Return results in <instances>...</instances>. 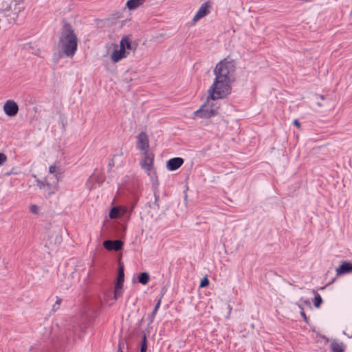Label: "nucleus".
Wrapping results in <instances>:
<instances>
[{
  "mask_svg": "<svg viewBox=\"0 0 352 352\" xmlns=\"http://www.w3.org/2000/svg\"><path fill=\"white\" fill-rule=\"evenodd\" d=\"M63 52L68 57H73L78 47V38L71 25L65 23L59 38Z\"/></svg>",
  "mask_w": 352,
  "mask_h": 352,
  "instance_id": "obj_1",
  "label": "nucleus"
},
{
  "mask_svg": "<svg viewBox=\"0 0 352 352\" xmlns=\"http://www.w3.org/2000/svg\"><path fill=\"white\" fill-rule=\"evenodd\" d=\"M23 10L22 0H5L0 3V14L5 23L14 24Z\"/></svg>",
  "mask_w": 352,
  "mask_h": 352,
  "instance_id": "obj_2",
  "label": "nucleus"
},
{
  "mask_svg": "<svg viewBox=\"0 0 352 352\" xmlns=\"http://www.w3.org/2000/svg\"><path fill=\"white\" fill-rule=\"evenodd\" d=\"M232 82L230 79L215 76L212 85L208 91L209 96L213 100L226 97L231 92Z\"/></svg>",
  "mask_w": 352,
  "mask_h": 352,
  "instance_id": "obj_3",
  "label": "nucleus"
},
{
  "mask_svg": "<svg viewBox=\"0 0 352 352\" xmlns=\"http://www.w3.org/2000/svg\"><path fill=\"white\" fill-rule=\"evenodd\" d=\"M235 70V64L232 59L226 58L219 61L215 66L213 72L215 76L230 79L232 81V76Z\"/></svg>",
  "mask_w": 352,
  "mask_h": 352,
  "instance_id": "obj_4",
  "label": "nucleus"
},
{
  "mask_svg": "<svg viewBox=\"0 0 352 352\" xmlns=\"http://www.w3.org/2000/svg\"><path fill=\"white\" fill-rule=\"evenodd\" d=\"M215 100L208 95L206 102L193 113L194 116L199 118H209L215 116L219 109V105Z\"/></svg>",
  "mask_w": 352,
  "mask_h": 352,
  "instance_id": "obj_5",
  "label": "nucleus"
},
{
  "mask_svg": "<svg viewBox=\"0 0 352 352\" xmlns=\"http://www.w3.org/2000/svg\"><path fill=\"white\" fill-rule=\"evenodd\" d=\"M144 158L140 161V166L146 172L147 175L151 177H156V173L154 170V155L152 153L142 154Z\"/></svg>",
  "mask_w": 352,
  "mask_h": 352,
  "instance_id": "obj_6",
  "label": "nucleus"
},
{
  "mask_svg": "<svg viewBox=\"0 0 352 352\" xmlns=\"http://www.w3.org/2000/svg\"><path fill=\"white\" fill-rule=\"evenodd\" d=\"M136 147L142 154H146L149 152V140L145 132H141L137 137Z\"/></svg>",
  "mask_w": 352,
  "mask_h": 352,
  "instance_id": "obj_7",
  "label": "nucleus"
},
{
  "mask_svg": "<svg viewBox=\"0 0 352 352\" xmlns=\"http://www.w3.org/2000/svg\"><path fill=\"white\" fill-rule=\"evenodd\" d=\"M124 280V266L120 265L118 274L117 278V281L115 285L114 289V296L113 298L116 300L118 297L122 295V285Z\"/></svg>",
  "mask_w": 352,
  "mask_h": 352,
  "instance_id": "obj_8",
  "label": "nucleus"
},
{
  "mask_svg": "<svg viewBox=\"0 0 352 352\" xmlns=\"http://www.w3.org/2000/svg\"><path fill=\"white\" fill-rule=\"evenodd\" d=\"M210 6L208 2H206L201 4L199 9L192 19V24H195L201 19L208 14L210 12Z\"/></svg>",
  "mask_w": 352,
  "mask_h": 352,
  "instance_id": "obj_9",
  "label": "nucleus"
},
{
  "mask_svg": "<svg viewBox=\"0 0 352 352\" xmlns=\"http://www.w3.org/2000/svg\"><path fill=\"white\" fill-rule=\"evenodd\" d=\"M3 111L7 116H14L19 111L18 104L14 100H9L4 104Z\"/></svg>",
  "mask_w": 352,
  "mask_h": 352,
  "instance_id": "obj_10",
  "label": "nucleus"
},
{
  "mask_svg": "<svg viewBox=\"0 0 352 352\" xmlns=\"http://www.w3.org/2000/svg\"><path fill=\"white\" fill-rule=\"evenodd\" d=\"M103 246L108 250H120L123 247V242L120 240H106L103 242Z\"/></svg>",
  "mask_w": 352,
  "mask_h": 352,
  "instance_id": "obj_11",
  "label": "nucleus"
},
{
  "mask_svg": "<svg viewBox=\"0 0 352 352\" xmlns=\"http://www.w3.org/2000/svg\"><path fill=\"white\" fill-rule=\"evenodd\" d=\"M184 162V161L182 157H173L167 161L166 168L171 171L175 170L178 169Z\"/></svg>",
  "mask_w": 352,
  "mask_h": 352,
  "instance_id": "obj_12",
  "label": "nucleus"
},
{
  "mask_svg": "<svg viewBox=\"0 0 352 352\" xmlns=\"http://www.w3.org/2000/svg\"><path fill=\"white\" fill-rule=\"evenodd\" d=\"M120 47L124 52L129 53V51H133L134 52L136 50V45L131 43L129 36H124L121 39Z\"/></svg>",
  "mask_w": 352,
  "mask_h": 352,
  "instance_id": "obj_13",
  "label": "nucleus"
},
{
  "mask_svg": "<svg viewBox=\"0 0 352 352\" xmlns=\"http://www.w3.org/2000/svg\"><path fill=\"white\" fill-rule=\"evenodd\" d=\"M128 52H124L123 50L120 47L119 50H115L111 54V59L113 63H118L123 58H125Z\"/></svg>",
  "mask_w": 352,
  "mask_h": 352,
  "instance_id": "obj_14",
  "label": "nucleus"
},
{
  "mask_svg": "<svg viewBox=\"0 0 352 352\" xmlns=\"http://www.w3.org/2000/svg\"><path fill=\"white\" fill-rule=\"evenodd\" d=\"M352 270V263L344 262L338 268L336 269L337 275L346 274Z\"/></svg>",
  "mask_w": 352,
  "mask_h": 352,
  "instance_id": "obj_15",
  "label": "nucleus"
},
{
  "mask_svg": "<svg viewBox=\"0 0 352 352\" xmlns=\"http://www.w3.org/2000/svg\"><path fill=\"white\" fill-rule=\"evenodd\" d=\"M126 210V208H119L114 207L111 210V211L109 212V217L111 219L118 218L120 216L123 215L125 213Z\"/></svg>",
  "mask_w": 352,
  "mask_h": 352,
  "instance_id": "obj_16",
  "label": "nucleus"
},
{
  "mask_svg": "<svg viewBox=\"0 0 352 352\" xmlns=\"http://www.w3.org/2000/svg\"><path fill=\"white\" fill-rule=\"evenodd\" d=\"M144 2L145 0H128L126 3V7L130 10H135Z\"/></svg>",
  "mask_w": 352,
  "mask_h": 352,
  "instance_id": "obj_17",
  "label": "nucleus"
},
{
  "mask_svg": "<svg viewBox=\"0 0 352 352\" xmlns=\"http://www.w3.org/2000/svg\"><path fill=\"white\" fill-rule=\"evenodd\" d=\"M344 345L342 342L333 341L331 343V349L333 352H343L344 351Z\"/></svg>",
  "mask_w": 352,
  "mask_h": 352,
  "instance_id": "obj_18",
  "label": "nucleus"
},
{
  "mask_svg": "<svg viewBox=\"0 0 352 352\" xmlns=\"http://www.w3.org/2000/svg\"><path fill=\"white\" fill-rule=\"evenodd\" d=\"M150 279L148 272H142L138 276V281L142 285H146Z\"/></svg>",
  "mask_w": 352,
  "mask_h": 352,
  "instance_id": "obj_19",
  "label": "nucleus"
},
{
  "mask_svg": "<svg viewBox=\"0 0 352 352\" xmlns=\"http://www.w3.org/2000/svg\"><path fill=\"white\" fill-rule=\"evenodd\" d=\"M313 293L314 294L315 296L313 300L314 305L316 308H319L322 303V299L320 296V295L315 290L313 291Z\"/></svg>",
  "mask_w": 352,
  "mask_h": 352,
  "instance_id": "obj_20",
  "label": "nucleus"
},
{
  "mask_svg": "<svg viewBox=\"0 0 352 352\" xmlns=\"http://www.w3.org/2000/svg\"><path fill=\"white\" fill-rule=\"evenodd\" d=\"M146 349H147L146 336L145 334H144L142 341H141L140 352H146Z\"/></svg>",
  "mask_w": 352,
  "mask_h": 352,
  "instance_id": "obj_21",
  "label": "nucleus"
},
{
  "mask_svg": "<svg viewBox=\"0 0 352 352\" xmlns=\"http://www.w3.org/2000/svg\"><path fill=\"white\" fill-rule=\"evenodd\" d=\"M61 302H62V299L56 296V300L55 303L54 304V305L52 307V309L54 312H55L58 309H59Z\"/></svg>",
  "mask_w": 352,
  "mask_h": 352,
  "instance_id": "obj_22",
  "label": "nucleus"
},
{
  "mask_svg": "<svg viewBox=\"0 0 352 352\" xmlns=\"http://www.w3.org/2000/svg\"><path fill=\"white\" fill-rule=\"evenodd\" d=\"M160 304H161V299H159L158 301L157 302L155 307L153 308V310L152 313H151L152 317H154L155 316L157 311L159 309Z\"/></svg>",
  "mask_w": 352,
  "mask_h": 352,
  "instance_id": "obj_23",
  "label": "nucleus"
},
{
  "mask_svg": "<svg viewBox=\"0 0 352 352\" xmlns=\"http://www.w3.org/2000/svg\"><path fill=\"white\" fill-rule=\"evenodd\" d=\"M209 285V280L207 277H204L200 282V287H205Z\"/></svg>",
  "mask_w": 352,
  "mask_h": 352,
  "instance_id": "obj_24",
  "label": "nucleus"
},
{
  "mask_svg": "<svg viewBox=\"0 0 352 352\" xmlns=\"http://www.w3.org/2000/svg\"><path fill=\"white\" fill-rule=\"evenodd\" d=\"M30 210L33 214H37L38 213V207L35 204H32L30 206Z\"/></svg>",
  "mask_w": 352,
  "mask_h": 352,
  "instance_id": "obj_25",
  "label": "nucleus"
},
{
  "mask_svg": "<svg viewBox=\"0 0 352 352\" xmlns=\"http://www.w3.org/2000/svg\"><path fill=\"white\" fill-rule=\"evenodd\" d=\"M298 307L301 309V311H300V315L302 317V318L304 319V320L306 322H308V319H307V317L306 316V314L305 313L304 310H303V307H302L301 305H298Z\"/></svg>",
  "mask_w": 352,
  "mask_h": 352,
  "instance_id": "obj_26",
  "label": "nucleus"
},
{
  "mask_svg": "<svg viewBox=\"0 0 352 352\" xmlns=\"http://www.w3.org/2000/svg\"><path fill=\"white\" fill-rule=\"evenodd\" d=\"M6 161L7 156L3 153H0V166L5 163Z\"/></svg>",
  "mask_w": 352,
  "mask_h": 352,
  "instance_id": "obj_27",
  "label": "nucleus"
},
{
  "mask_svg": "<svg viewBox=\"0 0 352 352\" xmlns=\"http://www.w3.org/2000/svg\"><path fill=\"white\" fill-rule=\"evenodd\" d=\"M56 166H51L49 168V173H54L56 171Z\"/></svg>",
  "mask_w": 352,
  "mask_h": 352,
  "instance_id": "obj_28",
  "label": "nucleus"
},
{
  "mask_svg": "<svg viewBox=\"0 0 352 352\" xmlns=\"http://www.w3.org/2000/svg\"><path fill=\"white\" fill-rule=\"evenodd\" d=\"M294 124L298 127L300 126V122L297 120L294 121Z\"/></svg>",
  "mask_w": 352,
  "mask_h": 352,
  "instance_id": "obj_29",
  "label": "nucleus"
},
{
  "mask_svg": "<svg viewBox=\"0 0 352 352\" xmlns=\"http://www.w3.org/2000/svg\"><path fill=\"white\" fill-rule=\"evenodd\" d=\"M109 166H114V160H111L109 163Z\"/></svg>",
  "mask_w": 352,
  "mask_h": 352,
  "instance_id": "obj_30",
  "label": "nucleus"
},
{
  "mask_svg": "<svg viewBox=\"0 0 352 352\" xmlns=\"http://www.w3.org/2000/svg\"><path fill=\"white\" fill-rule=\"evenodd\" d=\"M124 342H120V343L119 344V349H119V351H121V350H122L121 345L124 346Z\"/></svg>",
  "mask_w": 352,
  "mask_h": 352,
  "instance_id": "obj_31",
  "label": "nucleus"
},
{
  "mask_svg": "<svg viewBox=\"0 0 352 352\" xmlns=\"http://www.w3.org/2000/svg\"><path fill=\"white\" fill-rule=\"evenodd\" d=\"M318 98H320L322 100H324V96L323 95L318 96Z\"/></svg>",
  "mask_w": 352,
  "mask_h": 352,
  "instance_id": "obj_32",
  "label": "nucleus"
},
{
  "mask_svg": "<svg viewBox=\"0 0 352 352\" xmlns=\"http://www.w3.org/2000/svg\"><path fill=\"white\" fill-rule=\"evenodd\" d=\"M316 104H317V106H318V107H322V104L321 102H318L316 103Z\"/></svg>",
  "mask_w": 352,
  "mask_h": 352,
  "instance_id": "obj_33",
  "label": "nucleus"
},
{
  "mask_svg": "<svg viewBox=\"0 0 352 352\" xmlns=\"http://www.w3.org/2000/svg\"><path fill=\"white\" fill-rule=\"evenodd\" d=\"M304 303H305V305H310V302H309V300H305V301H304Z\"/></svg>",
  "mask_w": 352,
  "mask_h": 352,
  "instance_id": "obj_34",
  "label": "nucleus"
},
{
  "mask_svg": "<svg viewBox=\"0 0 352 352\" xmlns=\"http://www.w3.org/2000/svg\"><path fill=\"white\" fill-rule=\"evenodd\" d=\"M36 55L41 56V54L39 52H34Z\"/></svg>",
  "mask_w": 352,
  "mask_h": 352,
  "instance_id": "obj_35",
  "label": "nucleus"
}]
</instances>
